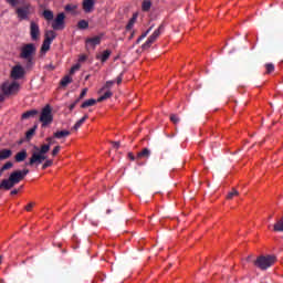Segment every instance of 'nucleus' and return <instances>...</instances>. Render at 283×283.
Returning <instances> with one entry per match:
<instances>
[{"instance_id": "17", "label": "nucleus", "mask_w": 283, "mask_h": 283, "mask_svg": "<svg viewBox=\"0 0 283 283\" xmlns=\"http://www.w3.org/2000/svg\"><path fill=\"white\" fill-rule=\"evenodd\" d=\"M87 118H90V116L88 115H84L80 120H77L75 123V125L72 127V130L73 132H78V129H81V126L83 125V123L85 120H87Z\"/></svg>"}, {"instance_id": "27", "label": "nucleus", "mask_w": 283, "mask_h": 283, "mask_svg": "<svg viewBox=\"0 0 283 283\" xmlns=\"http://www.w3.org/2000/svg\"><path fill=\"white\" fill-rule=\"evenodd\" d=\"M70 83H72V76L66 75L61 80L60 85H62V87H67Z\"/></svg>"}, {"instance_id": "42", "label": "nucleus", "mask_w": 283, "mask_h": 283, "mask_svg": "<svg viewBox=\"0 0 283 283\" xmlns=\"http://www.w3.org/2000/svg\"><path fill=\"white\" fill-rule=\"evenodd\" d=\"M7 3H9V6H17L19 3V0H7Z\"/></svg>"}, {"instance_id": "22", "label": "nucleus", "mask_w": 283, "mask_h": 283, "mask_svg": "<svg viewBox=\"0 0 283 283\" xmlns=\"http://www.w3.org/2000/svg\"><path fill=\"white\" fill-rule=\"evenodd\" d=\"M95 103H98V99L91 98V99H87L84 103H82L81 107H82V109H85L86 107L94 106Z\"/></svg>"}, {"instance_id": "31", "label": "nucleus", "mask_w": 283, "mask_h": 283, "mask_svg": "<svg viewBox=\"0 0 283 283\" xmlns=\"http://www.w3.org/2000/svg\"><path fill=\"white\" fill-rule=\"evenodd\" d=\"M266 72L265 74H272V72H275V65L273 63L265 64Z\"/></svg>"}, {"instance_id": "20", "label": "nucleus", "mask_w": 283, "mask_h": 283, "mask_svg": "<svg viewBox=\"0 0 283 283\" xmlns=\"http://www.w3.org/2000/svg\"><path fill=\"white\" fill-rule=\"evenodd\" d=\"M111 55L112 51L106 50L102 53V55H97L96 59H98L102 63H105V61H107V59H109Z\"/></svg>"}, {"instance_id": "40", "label": "nucleus", "mask_w": 283, "mask_h": 283, "mask_svg": "<svg viewBox=\"0 0 283 283\" xmlns=\"http://www.w3.org/2000/svg\"><path fill=\"white\" fill-rule=\"evenodd\" d=\"M170 120H171V123H174V124L176 125V124L179 123L180 119L178 118L177 115H174V114H172V115H170Z\"/></svg>"}, {"instance_id": "7", "label": "nucleus", "mask_w": 283, "mask_h": 283, "mask_svg": "<svg viewBox=\"0 0 283 283\" xmlns=\"http://www.w3.org/2000/svg\"><path fill=\"white\" fill-rule=\"evenodd\" d=\"M275 264V256H259L254 261V266H258V269H261L262 271H266L270 266H273Z\"/></svg>"}, {"instance_id": "5", "label": "nucleus", "mask_w": 283, "mask_h": 283, "mask_svg": "<svg viewBox=\"0 0 283 283\" xmlns=\"http://www.w3.org/2000/svg\"><path fill=\"white\" fill-rule=\"evenodd\" d=\"M54 115H52V106L46 105L41 111L40 123H42V127H48V125H52Z\"/></svg>"}, {"instance_id": "26", "label": "nucleus", "mask_w": 283, "mask_h": 283, "mask_svg": "<svg viewBox=\"0 0 283 283\" xmlns=\"http://www.w3.org/2000/svg\"><path fill=\"white\" fill-rule=\"evenodd\" d=\"M143 12H149L151 10V2L149 0H144L142 3Z\"/></svg>"}, {"instance_id": "14", "label": "nucleus", "mask_w": 283, "mask_h": 283, "mask_svg": "<svg viewBox=\"0 0 283 283\" xmlns=\"http://www.w3.org/2000/svg\"><path fill=\"white\" fill-rule=\"evenodd\" d=\"M36 114H39V111L36 109L27 111L21 115V120H28L29 118H34Z\"/></svg>"}, {"instance_id": "1", "label": "nucleus", "mask_w": 283, "mask_h": 283, "mask_svg": "<svg viewBox=\"0 0 283 283\" xmlns=\"http://www.w3.org/2000/svg\"><path fill=\"white\" fill-rule=\"evenodd\" d=\"M46 144H42L41 146H33V150L31 157L29 158V167H39L43 161L48 160V154L52 145H54V137H46Z\"/></svg>"}, {"instance_id": "6", "label": "nucleus", "mask_w": 283, "mask_h": 283, "mask_svg": "<svg viewBox=\"0 0 283 283\" xmlns=\"http://www.w3.org/2000/svg\"><path fill=\"white\" fill-rule=\"evenodd\" d=\"M1 90L4 96H15V94H19L21 86L18 82H4L1 85Z\"/></svg>"}, {"instance_id": "54", "label": "nucleus", "mask_w": 283, "mask_h": 283, "mask_svg": "<svg viewBox=\"0 0 283 283\" xmlns=\"http://www.w3.org/2000/svg\"><path fill=\"white\" fill-rule=\"evenodd\" d=\"M1 174H3V172L0 170V176H1Z\"/></svg>"}, {"instance_id": "3", "label": "nucleus", "mask_w": 283, "mask_h": 283, "mask_svg": "<svg viewBox=\"0 0 283 283\" xmlns=\"http://www.w3.org/2000/svg\"><path fill=\"white\" fill-rule=\"evenodd\" d=\"M36 55V46L33 43L24 44L20 51V59L28 61V65H33Z\"/></svg>"}, {"instance_id": "38", "label": "nucleus", "mask_w": 283, "mask_h": 283, "mask_svg": "<svg viewBox=\"0 0 283 283\" xmlns=\"http://www.w3.org/2000/svg\"><path fill=\"white\" fill-rule=\"evenodd\" d=\"M78 70H81V64L77 63L75 65H73L70 70V74H74V72H78Z\"/></svg>"}, {"instance_id": "44", "label": "nucleus", "mask_w": 283, "mask_h": 283, "mask_svg": "<svg viewBox=\"0 0 283 283\" xmlns=\"http://www.w3.org/2000/svg\"><path fill=\"white\" fill-rule=\"evenodd\" d=\"M112 145L115 149H118L120 147V142H112Z\"/></svg>"}, {"instance_id": "24", "label": "nucleus", "mask_w": 283, "mask_h": 283, "mask_svg": "<svg viewBox=\"0 0 283 283\" xmlns=\"http://www.w3.org/2000/svg\"><path fill=\"white\" fill-rule=\"evenodd\" d=\"M86 43H90V45H101V36H94L86 40Z\"/></svg>"}, {"instance_id": "36", "label": "nucleus", "mask_w": 283, "mask_h": 283, "mask_svg": "<svg viewBox=\"0 0 283 283\" xmlns=\"http://www.w3.org/2000/svg\"><path fill=\"white\" fill-rule=\"evenodd\" d=\"M149 32H151V27L137 39L136 43H140V41H143V39H146V36H147V34H149Z\"/></svg>"}, {"instance_id": "30", "label": "nucleus", "mask_w": 283, "mask_h": 283, "mask_svg": "<svg viewBox=\"0 0 283 283\" xmlns=\"http://www.w3.org/2000/svg\"><path fill=\"white\" fill-rule=\"evenodd\" d=\"M50 45H52V42L48 41V40H44L43 41V44L41 46V52H49L50 50Z\"/></svg>"}, {"instance_id": "45", "label": "nucleus", "mask_w": 283, "mask_h": 283, "mask_svg": "<svg viewBox=\"0 0 283 283\" xmlns=\"http://www.w3.org/2000/svg\"><path fill=\"white\" fill-rule=\"evenodd\" d=\"M112 85H114V81H108V82H106L104 88H109V87H112Z\"/></svg>"}, {"instance_id": "33", "label": "nucleus", "mask_w": 283, "mask_h": 283, "mask_svg": "<svg viewBox=\"0 0 283 283\" xmlns=\"http://www.w3.org/2000/svg\"><path fill=\"white\" fill-rule=\"evenodd\" d=\"M34 132H36V128H30L27 134H25V137H27V140H30L32 138V136H34Z\"/></svg>"}, {"instance_id": "50", "label": "nucleus", "mask_w": 283, "mask_h": 283, "mask_svg": "<svg viewBox=\"0 0 283 283\" xmlns=\"http://www.w3.org/2000/svg\"><path fill=\"white\" fill-rule=\"evenodd\" d=\"M75 107H76V102L73 103V104H71L70 107H69V109L72 112V109H74Z\"/></svg>"}, {"instance_id": "46", "label": "nucleus", "mask_w": 283, "mask_h": 283, "mask_svg": "<svg viewBox=\"0 0 283 283\" xmlns=\"http://www.w3.org/2000/svg\"><path fill=\"white\" fill-rule=\"evenodd\" d=\"M86 94H87V88H84V90L82 91V93L80 94V98L85 97Z\"/></svg>"}, {"instance_id": "49", "label": "nucleus", "mask_w": 283, "mask_h": 283, "mask_svg": "<svg viewBox=\"0 0 283 283\" xmlns=\"http://www.w3.org/2000/svg\"><path fill=\"white\" fill-rule=\"evenodd\" d=\"M10 193L11 196H17V193H19V189H13Z\"/></svg>"}, {"instance_id": "16", "label": "nucleus", "mask_w": 283, "mask_h": 283, "mask_svg": "<svg viewBox=\"0 0 283 283\" xmlns=\"http://www.w3.org/2000/svg\"><path fill=\"white\" fill-rule=\"evenodd\" d=\"M70 134H72L70 130H57L53 134V138H67V136H70Z\"/></svg>"}, {"instance_id": "12", "label": "nucleus", "mask_w": 283, "mask_h": 283, "mask_svg": "<svg viewBox=\"0 0 283 283\" xmlns=\"http://www.w3.org/2000/svg\"><path fill=\"white\" fill-rule=\"evenodd\" d=\"M23 76H25V69H23V66L15 65L12 67L11 78H13V81H19V78H23Z\"/></svg>"}, {"instance_id": "21", "label": "nucleus", "mask_w": 283, "mask_h": 283, "mask_svg": "<svg viewBox=\"0 0 283 283\" xmlns=\"http://www.w3.org/2000/svg\"><path fill=\"white\" fill-rule=\"evenodd\" d=\"M12 156V150L10 149H2L0 150V158L1 160H8Z\"/></svg>"}, {"instance_id": "29", "label": "nucleus", "mask_w": 283, "mask_h": 283, "mask_svg": "<svg viewBox=\"0 0 283 283\" xmlns=\"http://www.w3.org/2000/svg\"><path fill=\"white\" fill-rule=\"evenodd\" d=\"M77 28L80 30H87V28H90V22H87L86 20H81L78 23H77Z\"/></svg>"}, {"instance_id": "55", "label": "nucleus", "mask_w": 283, "mask_h": 283, "mask_svg": "<svg viewBox=\"0 0 283 283\" xmlns=\"http://www.w3.org/2000/svg\"><path fill=\"white\" fill-rule=\"evenodd\" d=\"M0 264H1V256H0Z\"/></svg>"}, {"instance_id": "47", "label": "nucleus", "mask_w": 283, "mask_h": 283, "mask_svg": "<svg viewBox=\"0 0 283 283\" xmlns=\"http://www.w3.org/2000/svg\"><path fill=\"white\" fill-rule=\"evenodd\" d=\"M116 82H117V85H120V83H123V74H120V75L117 77Z\"/></svg>"}, {"instance_id": "23", "label": "nucleus", "mask_w": 283, "mask_h": 283, "mask_svg": "<svg viewBox=\"0 0 283 283\" xmlns=\"http://www.w3.org/2000/svg\"><path fill=\"white\" fill-rule=\"evenodd\" d=\"M238 196H240V192L235 188H232L231 191L228 192L226 199L233 200V198H238Z\"/></svg>"}, {"instance_id": "25", "label": "nucleus", "mask_w": 283, "mask_h": 283, "mask_svg": "<svg viewBox=\"0 0 283 283\" xmlns=\"http://www.w3.org/2000/svg\"><path fill=\"white\" fill-rule=\"evenodd\" d=\"M42 15L45 21H52L54 19V13L51 10H44Z\"/></svg>"}, {"instance_id": "10", "label": "nucleus", "mask_w": 283, "mask_h": 283, "mask_svg": "<svg viewBox=\"0 0 283 283\" xmlns=\"http://www.w3.org/2000/svg\"><path fill=\"white\" fill-rule=\"evenodd\" d=\"M53 30H63L65 28V13H59L52 22Z\"/></svg>"}, {"instance_id": "34", "label": "nucleus", "mask_w": 283, "mask_h": 283, "mask_svg": "<svg viewBox=\"0 0 283 283\" xmlns=\"http://www.w3.org/2000/svg\"><path fill=\"white\" fill-rule=\"evenodd\" d=\"M134 23H136V15H134V17L129 20L128 24L126 25V30H132V29L134 28Z\"/></svg>"}, {"instance_id": "51", "label": "nucleus", "mask_w": 283, "mask_h": 283, "mask_svg": "<svg viewBox=\"0 0 283 283\" xmlns=\"http://www.w3.org/2000/svg\"><path fill=\"white\" fill-rule=\"evenodd\" d=\"M135 32L133 31L130 36H129V40H132V38L134 36Z\"/></svg>"}, {"instance_id": "52", "label": "nucleus", "mask_w": 283, "mask_h": 283, "mask_svg": "<svg viewBox=\"0 0 283 283\" xmlns=\"http://www.w3.org/2000/svg\"><path fill=\"white\" fill-rule=\"evenodd\" d=\"M3 101V95L0 93V103Z\"/></svg>"}, {"instance_id": "43", "label": "nucleus", "mask_w": 283, "mask_h": 283, "mask_svg": "<svg viewBox=\"0 0 283 283\" xmlns=\"http://www.w3.org/2000/svg\"><path fill=\"white\" fill-rule=\"evenodd\" d=\"M33 207H34V202H30L29 205H27L25 211H32Z\"/></svg>"}, {"instance_id": "11", "label": "nucleus", "mask_w": 283, "mask_h": 283, "mask_svg": "<svg viewBox=\"0 0 283 283\" xmlns=\"http://www.w3.org/2000/svg\"><path fill=\"white\" fill-rule=\"evenodd\" d=\"M30 36L32 41H39V39H41V29L39 28V24L34 21L30 22Z\"/></svg>"}, {"instance_id": "4", "label": "nucleus", "mask_w": 283, "mask_h": 283, "mask_svg": "<svg viewBox=\"0 0 283 283\" xmlns=\"http://www.w3.org/2000/svg\"><path fill=\"white\" fill-rule=\"evenodd\" d=\"M21 6L22 7H19L15 10V13L18 14V18L20 19V21H28V19H30V14H32V4L23 0L21 2Z\"/></svg>"}, {"instance_id": "28", "label": "nucleus", "mask_w": 283, "mask_h": 283, "mask_svg": "<svg viewBox=\"0 0 283 283\" xmlns=\"http://www.w3.org/2000/svg\"><path fill=\"white\" fill-rule=\"evenodd\" d=\"M113 93L112 91H107L104 95L97 98V103H103V101H107V98H112Z\"/></svg>"}, {"instance_id": "41", "label": "nucleus", "mask_w": 283, "mask_h": 283, "mask_svg": "<svg viewBox=\"0 0 283 283\" xmlns=\"http://www.w3.org/2000/svg\"><path fill=\"white\" fill-rule=\"evenodd\" d=\"M85 61H87V55L85 54L80 55L78 63H85Z\"/></svg>"}, {"instance_id": "37", "label": "nucleus", "mask_w": 283, "mask_h": 283, "mask_svg": "<svg viewBox=\"0 0 283 283\" xmlns=\"http://www.w3.org/2000/svg\"><path fill=\"white\" fill-rule=\"evenodd\" d=\"M76 8H78L76 4H66L65 6V11L66 12H72V11L76 10Z\"/></svg>"}, {"instance_id": "39", "label": "nucleus", "mask_w": 283, "mask_h": 283, "mask_svg": "<svg viewBox=\"0 0 283 283\" xmlns=\"http://www.w3.org/2000/svg\"><path fill=\"white\" fill-rule=\"evenodd\" d=\"M59 151H61V146H55L52 150V156H59Z\"/></svg>"}, {"instance_id": "35", "label": "nucleus", "mask_w": 283, "mask_h": 283, "mask_svg": "<svg viewBox=\"0 0 283 283\" xmlns=\"http://www.w3.org/2000/svg\"><path fill=\"white\" fill-rule=\"evenodd\" d=\"M45 163L42 165V169H48V167H52L54 165V161L52 159H44Z\"/></svg>"}, {"instance_id": "32", "label": "nucleus", "mask_w": 283, "mask_h": 283, "mask_svg": "<svg viewBox=\"0 0 283 283\" xmlns=\"http://www.w3.org/2000/svg\"><path fill=\"white\" fill-rule=\"evenodd\" d=\"M13 164L11 161H7L2 168L0 169V171L3 174L4 171H8V169H12Z\"/></svg>"}, {"instance_id": "18", "label": "nucleus", "mask_w": 283, "mask_h": 283, "mask_svg": "<svg viewBox=\"0 0 283 283\" xmlns=\"http://www.w3.org/2000/svg\"><path fill=\"white\" fill-rule=\"evenodd\" d=\"M149 156H151V150L144 148L142 151L137 153V160H140V158H149Z\"/></svg>"}, {"instance_id": "15", "label": "nucleus", "mask_w": 283, "mask_h": 283, "mask_svg": "<svg viewBox=\"0 0 283 283\" xmlns=\"http://www.w3.org/2000/svg\"><path fill=\"white\" fill-rule=\"evenodd\" d=\"M27 158H28V150L25 149H22L14 156L15 163H23V160H25Z\"/></svg>"}, {"instance_id": "53", "label": "nucleus", "mask_w": 283, "mask_h": 283, "mask_svg": "<svg viewBox=\"0 0 283 283\" xmlns=\"http://www.w3.org/2000/svg\"><path fill=\"white\" fill-rule=\"evenodd\" d=\"M20 189H23V186H20Z\"/></svg>"}, {"instance_id": "2", "label": "nucleus", "mask_w": 283, "mask_h": 283, "mask_svg": "<svg viewBox=\"0 0 283 283\" xmlns=\"http://www.w3.org/2000/svg\"><path fill=\"white\" fill-rule=\"evenodd\" d=\"M30 174V169L23 170H14L10 174L8 179H3L0 182V189H4L6 191H10L14 185H19L22 180H25V176Z\"/></svg>"}, {"instance_id": "9", "label": "nucleus", "mask_w": 283, "mask_h": 283, "mask_svg": "<svg viewBox=\"0 0 283 283\" xmlns=\"http://www.w3.org/2000/svg\"><path fill=\"white\" fill-rule=\"evenodd\" d=\"M163 30H165V27L160 24L159 28L155 30L147 41L142 45V50H149V48H151V45L158 41L160 34H163Z\"/></svg>"}, {"instance_id": "8", "label": "nucleus", "mask_w": 283, "mask_h": 283, "mask_svg": "<svg viewBox=\"0 0 283 283\" xmlns=\"http://www.w3.org/2000/svg\"><path fill=\"white\" fill-rule=\"evenodd\" d=\"M163 30H165V27L160 24L159 28L155 30L147 41L142 45V50H149V48H151V45L158 41L160 34H163Z\"/></svg>"}, {"instance_id": "19", "label": "nucleus", "mask_w": 283, "mask_h": 283, "mask_svg": "<svg viewBox=\"0 0 283 283\" xmlns=\"http://www.w3.org/2000/svg\"><path fill=\"white\" fill-rule=\"evenodd\" d=\"M44 36H45L44 41H49L50 43H52V41L56 39V32L52 30L46 31Z\"/></svg>"}, {"instance_id": "13", "label": "nucleus", "mask_w": 283, "mask_h": 283, "mask_svg": "<svg viewBox=\"0 0 283 283\" xmlns=\"http://www.w3.org/2000/svg\"><path fill=\"white\" fill-rule=\"evenodd\" d=\"M94 0H83L82 2V8L86 14H90L91 12H94V6H95Z\"/></svg>"}, {"instance_id": "48", "label": "nucleus", "mask_w": 283, "mask_h": 283, "mask_svg": "<svg viewBox=\"0 0 283 283\" xmlns=\"http://www.w3.org/2000/svg\"><path fill=\"white\" fill-rule=\"evenodd\" d=\"M128 158L129 160H136V157L134 156L133 153H128Z\"/></svg>"}]
</instances>
